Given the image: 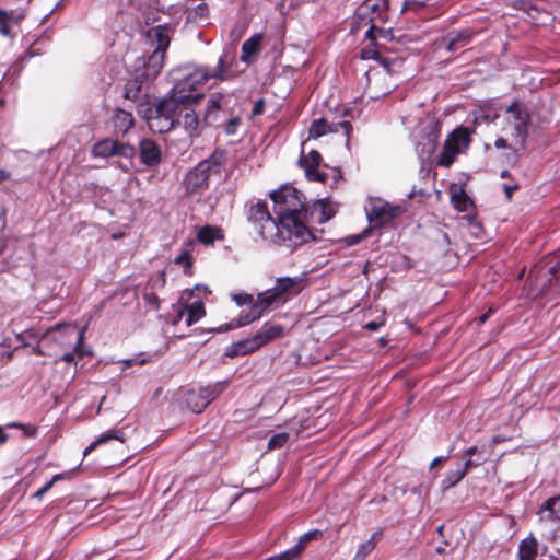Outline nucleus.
Masks as SVG:
<instances>
[{
	"instance_id": "obj_1",
	"label": "nucleus",
	"mask_w": 560,
	"mask_h": 560,
	"mask_svg": "<svg viewBox=\"0 0 560 560\" xmlns=\"http://www.w3.org/2000/svg\"><path fill=\"white\" fill-rule=\"evenodd\" d=\"M273 211L287 240L305 243L312 238L306 225L308 207L302 200L301 192L292 186H283L270 194Z\"/></svg>"
},
{
	"instance_id": "obj_2",
	"label": "nucleus",
	"mask_w": 560,
	"mask_h": 560,
	"mask_svg": "<svg viewBox=\"0 0 560 560\" xmlns=\"http://www.w3.org/2000/svg\"><path fill=\"white\" fill-rule=\"evenodd\" d=\"M229 52L224 50L218 60L217 68L210 70L206 66H184L173 72L174 85L170 91V96L174 100H188V102H198L202 94H192L194 91L202 86L209 79L226 81L231 79L228 72Z\"/></svg>"
},
{
	"instance_id": "obj_3",
	"label": "nucleus",
	"mask_w": 560,
	"mask_h": 560,
	"mask_svg": "<svg viewBox=\"0 0 560 560\" xmlns=\"http://www.w3.org/2000/svg\"><path fill=\"white\" fill-rule=\"evenodd\" d=\"M305 276L278 278L276 284L259 293L248 312H242L236 326H246L259 319L268 310L282 305L289 296L299 294L304 288Z\"/></svg>"
},
{
	"instance_id": "obj_4",
	"label": "nucleus",
	"mask_w": 560,
	"mask_h": 560,
	"mask_svg": "<svg viewBox=\"0 0 560 560\" xmlns=\"http://www.w3.org/2000/svg\"><path fill=\"white\" fill-rule=\"evenodd\" d=\"M171 31L166 25H156L147 32V39L153 48L148 61L143 62V69L129 81L125 89V97L135 100L141 90L143 82L153 80L161 71L164 55L170 46Z\"/></svg>"
},
{
	"instance_id": "obj_5",
	"label": "nucleus",
	"mask_w": 560,
	"mask_h": 560,
	"mask_svg": "<svg viewBox=\"0 0 560 560\" xmlns=\"http://www.w3.org/2000/svg\"><path fill=\"white\" fill-rule=\"evenodd\" d=\"M224 163L223 151H214L208 159L200 161L184 178L186 191L189 194L205 191L209 186V179L213 175L221 174Z\"/></svg>"
},
{
	"instance_id": "obj_6",
	"label": "nucleus",
	"mask_w": 560,
	"mask_h": 560,
	"mask_svg": "<svg viewBox=\"0 0 560 560\" xmlns=\"http://www.w3.org/2000/svg\"><path fill=\"white\" fill-rule=\"evenodd\" d=\"M529 121V114L523 104L514 102L506 108L502 130L511 138L514 151L525 148Z\"/></svg>"
},
{
	"instance_id": "obj_7",
	"label": "nucleus",
	"mask_w": 560,
	"mask_h": 560,
	"mask_svg": "<svg viewBox=\"0 0 560 560\" xmlns=\"http://www.w3.org/2000/svg\"><path fill=\"white\" fill-rule=\"evenodd\" d=\"M284 335V327L280 324L266 322L260 329L250 338L234 342L225 350V355L234 358L252 353L265 345L281 338Z\"/></svg>"
},
{
	"instance_id": "obj_8",
	"label": "nucleus",
	"mask_w": 560,
	"mask_h": 560,
	"mask_svg": "<svg viewBox=\"0 0 560 560\" xmlns=\"http://www.w3.org/2000/svg\"><path fill=\"white\" fill-rule=\"evenodd\" d=\"M248 220L264 240L272 243L287 240L278 219L275 220L271 217L266 202L257 201L253 203L248 210Z\"/></svg>"
},
{
	"instance_id": "obj_9",
	"label": "nucleus",
	"mask_w": 560,
	"mask_h": 560,
	"mask_svg": "<svg viewBox=\"0 0 560 560\" xmlns=\"http://www.w3.org/2000/svg\"><path fill=\"white\" fill-rule=\"evenodd\" d=\"M176 100L170 95L153 108L152 114L148 117L149 128L153 132L164 133L170 131L176 126Z\"/></svg>"
},
{
	"instance_id": "obj_10",
	"label": "nucleus",
	"mask_w": 560,
	"mask_h": 560,
	"mask_svg": "<svg viewBox=\"0 0 560 560\" xmlns=\"http://www.w3.org/2000/svg\"><path fill=\"white\" fill-rule=\"evenodd\" d=\"M470 143L468 129L459 127L455 129L445 140L443 151L439 156L438 164L450 167L457 154L464 152Z\"/></svg>"
},
{
	"instance_id": "obj_11",
	"label": "nucleus",
	"mask_w": 560,
	"mask_h": 560,
	"mask_svg": "<svg viewBox=\"0 0 560 560\" xmlns=\"http://www.w3.org/2000/svg\"><path fill=\"white\" fill-rule=\"evenodd\" d=\"M402 207L390 205L381 198H370L365 205V212L371 223L384 225L402 212Z\"/></svg>"
},
{
	"instance_id": "obj_12",
	"label": "nucleus",
	"mask_w": 560,
	"mask_h": 560,
	"mask_svg": "<svg viewBox=\"0 0 560 560\" xmlns=\"http://www.w3.org/2000/svg\"><path fill=\"white\" fill-rule=\"evenodd\" d=\"M228 388V381L217 382L207 387H202L199 392H191L187 395L186 401L188 407L195 412H201L208 405L213 401L221 393Z\"/></svg>"
},
{
	"instance_id": "obj_13",
	"label": "nucleus",
	"mask_w": 560,
	"mask_h": 560,
	"mask_svg": "<svg viewBox=\"0 0 560 560\" xmlns=\"http://www.w3.org/2000/svg\"><path fill=\"white\" fill-rule=\"evenodd\" d=\"M176 117L178 118V120H176V126H183L190 136L197 135L200 127V120L196 114L195 107L198 102L176 100Z\"/></svg>"
},
{
	"instance_id": "obj_14",
	"label": "nucleus",
	"mask_w": 560,
	"mask_h": 560,
	"mask_svg": "<svg viewBox=\"0 0 560 560\" xmlns=\"http://www.w3.org/2000/svg\"><path fill=\"white\" fill-rule=\"evenodd\" d=\"M92 152L95 156L100 158L116 155L131 158L135 154V148L113 139H104L94 144Z\"/></svg>"
},
{
	"instance_id": "obj_15",
	"label": "nucleus",
	"mask_w": 560,
	"mask_h": 560,
	"mask_svg": "<svg viewBox=\"0 0 560 560\" xmlns=\"http://www.w3.org/2000/svg\"><path fill=\"white\" fill-rule=\"evenodd\" d=\"M343 131L347 139L350 137L351 124L347 120L338 122H329L325 118L315 119L308 129L310 138L317 139L327 133H337Z\"/></svg>"
},
{
	"instance_id": "obj_16",
	"label": "nucleus",
	"mask_w": 560,
	"mask_h": 560,
	"mask_svg": "<svg viewBox=\"0 0 560 560\" xmlns=\"http://www.w3.org/2000/svg\"><path fill=\"white\" fill-rule=\"evenodd\" d=\"M336 212L337 205L328 198L315 200L312 206L308 207L306 225L308 223L323 224L334 218Z\"/></svg>"
},
{
	"instance_id": "obj_17",
	"label": "nucleus",
	"mask_w": 560,
	"mask_h": 560,
	"mask_svg": "<svg viewBox=\"0 0 560 560\" xmlns=\"http://www.w3.org/2000/svg\"><path fill=\"white\" fill-rule=\"evenodd\" d=\"M26 14L22 9H0V35L13 38L18 35V28Z\"/></svg>"
},
{
	"instance_id": "obj_18",
	"label": "nucleus",
	"mask_w": 560,
	"mask_h": 560,
	"mask_svg": "<svg viewBox=\"0 0 560 560\" xmlns=\"http://www.w3.org/2000/svg\"><path fill=\"white\" fill-rule=\"evenodd\" d=\"M322 156L319 152L312 150L307 154L302 155L299 160L300 165L304 168L305 176L308 180L325 182V173L318 171Z\"/></svg>"
},
{
	"instance_id": "obj_19",
	"label": "nucleus",
	"mask_w": 560,
	"mask_h": 560,
	"mask_svg": "<svg viewBox=\"0 0 560 560\" xmlns=\"http://www.w3.org/2000/svg\"><path fill=\"white\" fill-rule=\"evenodd\" d=\"M483 464V459H470L467 458L465 463L458 464L456 469L447 471L444 479L441 482V488L443 491H446L454 486H456L467 474V471L474 467H478Z\"/></svg>"
},
{
	"instance_id": "obj_20",
	"label": "nucleus",
	"mask_w": 560,
	"mask_h": 560,
	"mask_svg": "<svg viewBox=\"0 0 560 560\" xmlns=\"http://www.w3.org/2000/svg\"><path fill=\"white\" fill-rule=\"evenodd\" d=\"M536 514L540 523L560 522V493L544 501Z\"/></svg>"
},
{
	"instance_id": "obj_21",
	"label": "nucleus",
	"mask_w": 560,
	"mask_h": 560,
	"mask_svg": "<svg viewBox=\"0 0 560 560\" xmlns=\"http://www.w3.org/2000/svg\"><path fill=\"white\" fill-rule=\"evenodd\" d=\"M388 8V0H365L357 10V16L373 22L381 18Z\"/></svg>"
},
{
	"instance_id": "obj_22",
	"label": "nucleus",
	"mask_w": 560,
	"mask_h": 560,
	"mask_svg": "<svg viewBox=\"0 0 560 560\" xmlns=\"http://www.w3.org/2000/svg\"><path fill=\"white\" fill-rule=\"evenodd\" d=\"M140 160L148 166H153L161 161V150L159 145L150 139H144L139 144Z\"/></svg>"
},
{
	"instance_id": "obj_23",
	"label": "nucleus",
	"mask_w": 560,
	"mask_h": 560,
	"mask_svg": "<svg viewBox=\"0 0 560 560\" xmlns=\"http://www.w3.org/2000/svg\"><path fill=\"white\" fill-rule=\"evenodd\" d=\"M450 194H451V202L457 211L465 212V211H468L469 208L474 207V201L466 194L463 186L457 185V184H452L450 187Z\"/></svg>"
},
{
	"instance_id": "obj_24",
	"label": "nucleus",
	"mask_w": 560,
	"mask_h": 560,
	"mask_svg": "<svg viewBox=\"0 0 560 560\" xmlns=\"http://www.w3.org/2000/svg\"><path fill=\"white\" fill-rule=\"evenodd\" d=\"M63 329H65L66 336L74 337L75 338L77 347H75L74 352H68V353L63 354L61 357V360H65L67 362H72L74 360L75 353L79 357L83 355V352L79 348H80V346L82 345V342L84 340V328H80L79 329V328H77L73 325H66V326H63Z\"/></svg>"
},
{
	"instance_id": "obj_25",
	"label": "nucleus",
	"mask_w": 560,
	"mask_h": 560,
	"mask_svg": "<svg viewBox=\"0 0 560 560\" xmlns=\"http://www.w3.org/2000/svg\"><path fill=\"white\" fill-rule=\"evenodd\" d=\"M537 553L538 541L533 535H530L520 542L517 560H536Z\"/></svg>"
},
{
	"instance_id": "obj_26",
	"label": "nucleus",
	"mask_w": 560,
	"mask_h": 560,
	"mask_svg": "<svg viewBox=\"0 0 560 560\" xmlns=\"http://www.w3.org/2000/svg\"><path fill=\"white\" fill-rule=\"evenodd\" d=\"M261 42V34H255L250 38L246 39L242 45L241 60L245 63H249L252 56L258 52Z\"/></svg>"
},
{
	"instance_id": "obj_27",
	"label": "nucleus",
	"mask_w": 560,
	"mask_h": 560,
	"mask_svg": "<svg viewBox=\"0 0 560 560\" xmlns=\"http://www.w3.org/2000/svg\"><path fill=\"white\" fill-rule=\"evenodd\" d=\"M114 126L119 132H127L133 126V116L125 109H117L113 117Z\"/></svg>"
},
{
	"instance_id": "obj_28",
	"label": "nucleus",
	"mask_w": 560,
	"mask_h": 560,
	"mask_svg": "<svg viewBox=\"0 0 560 560\" xmlns=\"http://www.w3.org/2000/svg\"><path fill=\"white\" fill-rule=\"evenodd\" d=\"M439 143V132L432 131L428 137L427 141L418 144V153L421 159H429L436 150Z\"/></svg>"
},
{
	"instance_id": "obj_29",
	"label": "nucleus",
	"mask_w": 560,
	"mask_h": 560,
	"mask_svg": "<svg viewBox=\"0 0 560 560\" xmlns=\"http://www.w3.org/2000/svg\"><path fill=\"white\" fill-rule=\"evenodd\" d=\"M112 440L124 441V433L119 430H112L101 434L97 439H95L83 452L86 456L89 453L94 451L98 445L105 444Z\"/></svg>"
},
{
	"instance_id": "obj_30",
	"label": "nucleus",
	"mask_w": 560,
	"mask_h": 560,
	"mask_svg": "<svg viewBox=\"0 0 560 560\" xmlns=\"http://www.w3.org/2000/svg\"><path fill=\"white\" fill-rule=\"evenodd\" d=\"M472 33L468 30L457 32L455 34H450L447 37L446 49L448 51H454L458 48V46H464L468 44L471 39Z\"/></svg>"
},
{
	"instance_id": "obj_31",
	"label": "nucleus",
	"mask_w": 560,
	"mask_h": 560,
	"mask_svg": "<svg viewBox=\"0 0 560 560\" xmlns=\"http://www.w3.org/2000/svg\"><path fill=\"white\" fill-rule=\"evenodd\" d=\"M186 311H187V318H186L187 326L194 325L195 323L200 320L206 314L205 306H203L202 302H200V301L194 302V303L187 305Z\"/></svg>"
},
{
	"instance_id": "obj_32",
	"label": "nucleus",
	"mask_w": 560,
	"mask_h": 560,
	"mask_svg": "<svg viewBox=\"0 0 560 560\" xmlns=\"http://www.w3.org/2000/svg\"><path fill=\"white\" fill-rule=\"evenodd\" d=\"M222 97H223L222 94H217V95H212L208 100V107H207V112H206L205 118H203L206 124H209L211 120L215 119L217 114L221 106Z\"/></svg>"
},
{
	"instance_id": "obj_33",
	"label": "nucleus",
	"mask_w": 560,
	"mask_h": 560,
	"mask_svg": "<svg viewBox=\"0 0 560 560\" xmlns=\"http://www.w3.org/2000/svg\"><path fill=\"white\" fill-rule=\"evenodd\" d=\"M548 275L550 278L545 282L540 289V294H545L550 291V288L552 285V282H559L560 281V257L558 260L550 265L548 268Z\"/></svg>"
},
{
	"instance_id": "obj_34",
	"label": "nucleus",
	"mask_w": 560,
	"mask_h": 560,
	"mask_svg": "<svg viewBox=\"0 0 560 560\" xmlns=\"http://www.w3.org/2000/svg\"><path fill=\"white\" fill-rule=\"evenodd\" d=\"M377 535H378V533H374L369 540L362 542L359 546V548L353 557V560H364L374 550V548L376 546L375 537Z\"/></svg>"
},
{
	"instance_id": "obj_35",
	"label": "nucleus",
	"mask_w": 560,
	"mask_h": 560,
	"mask_svg": "<svg viewBox=\"0 0 560 560\" xmlns=\"http://www.w3.org/2000/svg\"><path fill=\"white\" fill-rule=\"evenodd\" d=\"M319 535H320V530L315 529V530H310L300 537L298 544L294 547L290 548L291 550H294L296 552V559L300 557V555L304 550L305 545L308 541H311L312 539H315Z\"/></svg>"
},
{
	"instance_id": "obj_36",
	"label": "nucleus",
	"mask_w": 560,
	"mask_h": 560,
	"mask_svg": "<svg viewBox=\"0 0 560 560\" xmlns=\"http://www.w3.org/2000/svg\"><path fill=\"white\" fill-rule=\"evenodd\" d=\"M462 221L466 223V225L469 228L470 234L474 237H480L482 233V225L477 220L476 215L467 214L462 218Z\"/></svg>"
},
{
	"instance_id": "obj_37",
	"label": "nucleus",
	"mask_w": 560,
	"mask_h": 560,
	"mask_svg": "<svg viewBox=\"0 0 560 560\" xmlns=\"http://www.w3.org/2000/svg\"><path fill=\"white\" fill-rule=\"evenodd\" d=\"M217 233L218 230L210 226H203L199 230L198 240L203 244L212 243L217 237Z\"/></svg>"
},
{
	"instance_id": "obj_38",
	"label": "nucleus",
	"mask_w": 560,
	"mask_h": 560,
	"mask_svg": "<svg viewBox=\"0 0 560 560\" xmlns=\"http://www.w3.org/2000/svg\"><path fill=\"white\" fill-rule=\"evenodd\" d=\"M289 439V434L285 432H281L272 435L268 441V448L276 450L282 447Z\"/></svg>"
},
{
	"instance_id": "obj_39",
	"label": "nucleus",
	"mask_w": 560,
	"mask_h": 560,
	"mask_svg": "<svg viewBox=\"0 0 560 560\" xmlns=\"http://www.w3.org/2000/svg\"><path fill=\"white\" fill-rule=\"evenodd\" d=\"M174 264L183 266L185 273H190L192 264L187 250H183L179 255H177L174 258Z\"/></svg>"
},
{
	"instance_id": "obj_40",
	"label": "nucleus",
	"mask_w": 560,
	"mask_h": 560,
	"mask_svg": "<svg viewBox=\"0 0 560 560\" xmlns=\"http://www.w3.org/2000/svg\"><path fill=\"white\" fill-rule=\"evenodd\" d=\"M498 117H499V115L497 113H492L491 109H487V108H480L475 114L476 121L491 122V121H494Z\"/></svg>"
},
{
	"instance_id": "obj_41",
	"label": "nucleus",
	"mask_w": 560,
	"mask_h": 560,
	"mask_svg": "<svg viewBox=\"0 0 560 560\" xmlns=\"http://www.w3.org/2000/svg\"><path fill=\"white\" fill-rule=\"evenodd\" d=\"M8 427L10 428H20L22 430V433L25 438H35L37 434L36 427L32 424H24V423H9Z\"/></svg>"
},
{
	"instance_id": "obj_42",
	"label": "nucleus",
	"mask_w": 560,
	"mask_h": 560,
	"mask_svg": "<svg viewBox=\"0 0 560 560\" xmlns=\"http://www.w3.org/2000/svg\"><path fill=\"white\" fill-rule=\"evenodd\" d=\"M61 479V475H55L52 477V479L50 481H48L44 487H42L40 489H38L35 493H34V498L36 499H42L50 489L51 487L54 486V483L57 481V480H60Z\"/></svg>"
},
{
	"instance_id": "obj_43",
	"label": "nucleus",
	"mask_w": 560,
	"mask_h": 560,
	"mask_svg": "<svg viewBox=\"0 0 560 560\" xmlns=\"http://www.w3.org/2000/svg\"><path fill=\"white\" fill-rule=\"evenodd\" d=\"M143 300L153 310H158L160 307V300L154 292H144Z\"/></svg>"
},
{
	"instance_id": "obj_44",
	"label": "nucleus",
	"mask_w": 560,
	"mask_h": 560,
	"mask_svg": "<svg viewBox=\"0 0 560 560\" xmlns=\"http://www.w3.org/2000/svg\"><path fill=\"white\" fill-rule=\"evenodd\" d=\"M265 560H296V552L294 550L288 549Z\"/></svg>"
},
{
	"instance_id": "obj_45",
	"label": "nucleus",
	"mask_w": 560,
	"mask_h": 560,
	"mask_svg": "<svg viewBox=\"0 0 560 560\" xmlns=\"http://www.w3.org/2000/svg\"><path fill=\"white\" fill-rule=\"evenodd\" d=\"M467 458L477 460V459H483V463L486 462V458L481 455V450H479L478 446H471L466 450L465 452V460Z\"/></svg>"
},
{
	"instance_id": "obj_46",
	"label": "nucleus",
	"mask_w": 560,
	"mask_h": 560,
	"mask_svg": "<svg viewBox=\"0 0 560 560\" xmlns=\"http://www.w3.org/2000/svg\"><path fill=\"white\" fill-rule=\"evenodd\" d=\"M240 124H241V119H240L238 117H233V118H231V119L226 122V125H225V128H224L225 132H226L228 135H235V133H236V131H237V128H238Z\"/></svg>"
},
{
	"instance_id": "obj_47",
	"label": "nucleus",
	"mask_w": 560,
	"mask_h": 560,
	"mask_svg": "<svg viewBox=\"0 0 560 560\" xmlns=\"http://www.w3.org/2000/svg\"><path fill=\"white\" fill-rule=\"evenodd\" d=\"M233 300L236 302L237 305H245L253 302V296L250 294L240 293L233 295Z\"/></svg>"
},
{
	"instance_id": "obj_48",
	"label": "nucleus",
	"mask_w": 560,
	"mask_h": 560,
	"mask_svg": "<svg viewBox=\"0 0 560 560\" xmlns=\"http://www.w3.org/2000/svg\"><path fill=\"white\" fill-rule=\"evenodd\" d=\"M165 282H166L165 271H160L158 273L156 279L152 283V288L153 289H155V288H163L165 285Z\"/></svg>"
},
{
	"instance_id": "obj_49",
	"label": "nucleus",
	"mask_w": 560,
	"mask_h": 560,
	"mask_svg": "<svg viewBox=\"0 0 560 560\" xmlns=\"http://www.w3.org/2000/svg\"><path fill=\"white\" fill-rule=\"evenodd\" d=\"M264 107H265V102L264 100H258L255 102L254 106H253V109H252V114L253 116H258V115H261L262 112H264Z\"/></svg>"
},
{
	"instance_id": "obj_50",
	"label": "nucleus",
	"mask_w": 560,
	"mask_h": 560,
	"mask_svg": "<svg viewBox=\"0 0 560 560\" xmlns=\"http://www.w3.org/2000/svg\"><path fill=\"white\" fill-rule=\"evenodd\" d=\"M494 145H495V148H498V149L510 148V149H513V150H514V148H513V147H511V141L509 142V140H508L506 138H503V137L498 138V139L495 140V142H494Z\"/></svg>"
},
{
	"instance_id": "obj_51",
	"label": "nucleus",
	"mask_w": 560,
	"mask_h": 560,
	"mask_svg": "<svg viewBox=\"0 0 560 560\" xmlns=\"http://www.w3.org/2000/svg\"><path fill=\"white\" fill-rule=\"evenodd\" d=\"M147 362H148V360L145 358H139V357L124 361L126 366H131L132 364L143 365Z\"/></svg>"
},
{
	"instance_id": "obj_52",
	"label": "nucleus",
	"mask_w": 560,
	"mask_h": 560,
	"mask_svg": "<svg viewBox=\"0 0 560 560\" xmlns=\"http://www.w3.org/2000/svg\"><path fill=\"white\" fill-rule=\"evenodd\" d=\"M517 189H518L517 185H504L503 186L504 194L509 200L512 198L513 192Z\"/></svg>"
},
{
	"instance_id": "obj_53",
	"label": "nucleus",
	"mask_w": 560,
	"mask_h": 560,
	"mask_svg": "<svg viewBox=\"0 0 560 560\" xmlns=\"http://www.w3.org/2000/svg\"><path fill=\"white\" fill-rule=\"evenodd\" d=\"M381 327V324L380 323H376V322H369L366 325H365V328H368L369 330L371 331H376L378 330Z\"/></svg>"
},
{
	"instance_id": "obj_54",
	"label": "nucleus",
	"mask_w": 560,
	"mask_h": 560,
	"mask_svg": "<svg viewBox=\"0 0 560 560\" xmlns=\"http://www.w3.org/2000/svg\"><path fill=\"white\" fill-rule=\"evenodd\" d=\"M446 459V457H443V456H440V457H436L432 460L430 467L431 468H434L435 466H438L439 464H441L442 462H444Z\"/></svg>"
},
{
	"instance_id": "obj_55",
	"label": "nucleus",
	"mask_w": 560,
	"mask_h": 560,
	"mask_svg": "<svg viewBox=\"0 0 560 560\" xmlns=\"http://www.w3.org/2000/svg\"><path fill=\"white\" fill-rule=\"evenodd\" d=\"M9 177H10V173H8L4 170H0V183H2L3 180L8 179Z\"/></svg>"
},
{
	"instance_id": "obj_56",
	"label": "nucleus",
	"mask_w": 560,
	"mask_h": 560,
	"mask_svg": "<svg viewBox=\"0 0 560 560\" xmlns=\"http://www.w3.org/2000/svg\"><path fill=\"white\" fill-rule=\"evenodd\" d=\"M7 440H8V435L3 431V429L0 427V444H3Z\"/></svg>"
},
{
	"instance_id": "obj_57",
	"label": "nucleus",
	"mask_w": 560,
	"mask_h": 560,
	"mask_svg": "<svg viewBox=\"0 0 560 560\" xmlns=\"http://www.w3.org/2000/svg\"><path fill=\"white\" fill-rule=\"evenodd\" d=\"M373 31H374V25L372 24V25L370 26V28L366 31V34H365V35H366V37L372 38V33H373Z\"/></svg>"
},
{
	"instance_id": "obj_58",
	"label": "nucleus",
	"mask_w": 560,
	"mask_h": 560,
	"mask_svg": "<svg viewBox=\"0 0 560 560\" xmlns=\"http://www.w3.org/2000/svg\"><path fill=\"white\" fill-rule=\"evenodd\" d=\"M489 314H483L481 315L478 319H479V323H485L488 318Z\"/></svg>"
},
{
	"instance_id": "obj_59",
	"label": "nucleus",
	"mask_w": 560,
	"mask_h": 560,
	"mask_svg": "<svg viewBox=\"0 0 560 560\" xmlns=\"http://www.w3.org/2000/svg\"><path fill=\"white\" fill-rule=\"evenodd\" d=\"M363 58L369 59L373 58V56L370 54V51H363Z\"/></svg>"
},
{
	"instance_id": "obj_60",
	"label": "nucleus",
	"mask_w": 560,
	"mask_h": 560,
	"mask_svg": "<svg viewBox=\"0 0 560 560\" xmlns=\"http://www.w3.org/2000/svg\"><path fill=\"white\" fill-rule=\"evenodd\" d=\"M546 560H558L555 556L552 555H549L547 556V559Z\"/></svg>"
},
{
	"instance_id": "obj_61",
	"label": "nucleus",
	"mask_w": 560,
	"mask_h": 560,
	"mask_svg": "<svg viewBox=\"0 0 560 560\" xmlns=\"http://www.w3.org/2000/svg\"><path fill=\"white\" fill-rule=\"evenodd\" d=\"M409 8V2H405L404 7H402V11L407 10Z\"/></svg>"
},
{
	"instance_id": "obj_62",
	"label": "nucleus",
	"mask_w": 560,
	"mask_h": 560,
	"mask_svg": "<svg viewBox=\"0 0 560 560\" xmlns=\"http://www.w3.org/2000/svg\"><path fill=\"white\" fill-rule=\"evenodd\" d=\"M147 61H148V58H147V59H144L143 61L138 60V63H141V66L143 67V62H147Z\"/></svg>"
},
{
	"instance_id": "obj_63",
	"label": "nucleus",
	"mask_w": 560,
	"mask_h": 560,
	"mask_svg": "<svg viewBox=\"0 0 560 560\" xmlns=\"http://www.w3.org/2000/svg\"><path fill=\"white\" fill-rule=\"evenodd\" d=\"M506 174H508V172H506V171H503V172L501 173V176H502V177H504V176H506Z\"/></svg>"
},
{
	"instance_id": "obj_64",
	"label": "nucleus",
	"mask_w": 560,
	"mask_h": 560,
	"mask_svg": "<svg viewBox=\"0 0 560 560\" xmlns=\"http://www.w3.org/2000/svg\"><path fill=\"white\" fill-rule=\"evenodd\" d=\"M184 314V311L178 312V316L180 317Z\"/></svg>"
}]
</instances>
